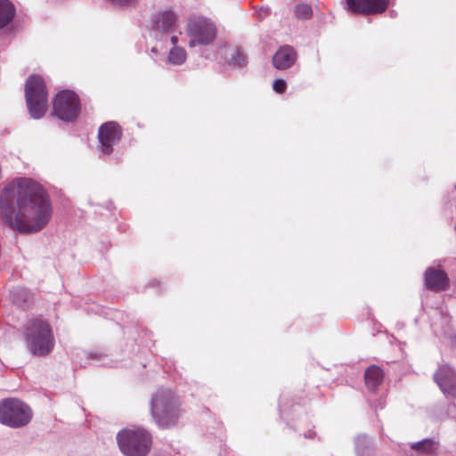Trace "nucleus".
<instances>
[{
	"mask_svg": "<svg viewBox=\"0 0 456 456\" xmlns=\"http://www.w3.org/2000/svg\"><path fill=\"white\" fill-rule=\"evenodd\" d=\"M0 214L12 229L29 233L45 227L52 217V208L41 185L31 179L18 178L3 189Z\"/></svg>",
	"mask_w": 456,
	"mask_h": 456,
	"instance_id": "1",
	"label": "nucleus"
},
{
	"mask_svg": "<svg viewBox=\"0 0 456 456\" xmlns=\"http://www.w3.org/2000/svg\"><path fill=\"white\" fill-rule=\"evenodd\" d=\"M183 412L182 402L171 389L160 388L153 394L151 400V413L159 427H175Z\"/></svg>",
	"mask_w": 456,
	"mask_h": 456,
	"instance_id": "2",
	"label": "nucleus"
},
{
	"mask_svg": "<svg viewBox=\"0 0 456 456\" xmlns=\"http://www.w3.org/2000/svg\"><path fill=\"white\" fill-rule=\"evenodd\" d=\"M24 338L29 351L37 356H45L54 347V337L49 322L42 317L29 319L24 329Z\"/></svg>",
	"mask_w": 456,
	"mask_h": 456,
	"instance_id": "3",
	"label": "nucleus"
},
{
	"mask_svg": "<svg viewBox=\"0 0 456 456\" xmlns=\"http://www.w3.org/2000/svg\"><path fill=\"white\" fill-rule=\"evenodd\" d=\"M24 93L29 115L36 119L44 117L48 107V92L42 76L29 75L25 83Z\"/></svg>",
	"mask_w": 456,
	"mask_h": 456,
	"instance_id": "4",
	"label": "nucleus"
},
{
	"mask_svg": "<svg viewBox=\"0 0 456 456\" xmlns=\"http://www.w3.org/2000/svg\"><path fill=\"white\" fill-rule=\"evenodd\" d=\"M120 451L126 456H147L152 446L151 434L142 428H127L117 436Z\"/></svg>",
	"mask_w": 456,
	"mask_h": 456,
	"instance_id": "5",
	"label": "nucleus"
},
{
	"mask_svg": "<svg viewBox=\"0 0 456 456\" xmlns=\"http://www.w3.org/2000/svg\"><path fill=\"white\" fill-rule=\"evenodd\" d=\"M32 411L22 401L15 398L0 403V422L11 428H20L29 423Z\"/></svg>",
	"mask_w": 456,
	"mask_h": 456,
	"instance_id": "6",
	"label": "nucleus"
},
{
	"mask_svg": "<svg viewBox=\"0 0 456 456\" xmlns=\"http://www.w3.org/2000/svg\"><path fill=\"white\" fill-rule=\"evenodd\" d=\"M186 33L190 38L189 46L208 45L214 42L217 29L215 23L202 16L191 17L186 25Z\"/></svg>",
	"mask_w": 456,
	"mask_h": 456,
	"instance_id": "7",
	"label": "nucleus"
},
{
	"mask_svg": "<svg viewBox=\"0 0 456 456\" xmlns=\"http://www.w3.org/2000/svg\"><path fill=\"white\" fill-rule=\"evenodd\" d=\"M80 101L72 91L62 90L53 99L52 115L64 121L76 119L80 112Z\"/></svg>",
	"mask_w": 456,
	"mask_h": 456,
	"instance_id": "8",
	"label": "nucleus"
},
{
	"mask_svg": "<svg viewBox=\"0 0 456 456\" xmlns=\"http://www.w3.org/2000/svg\"><path fill=\"white\" fill-rule=\"evenodd\" d=\"M389 0H346V10L363 15L380 14L388 8Z\"/></svg>",
	"mask_w": 456,
	"mask_h": 456,
	"instance_id": "9",
	"label": "nucleus"
},
{
	"mask_svg": "<svg viewBox=\"0 0 456 456\" xmlns=\"http://www.w3.org/2000/svg\"><path fill=\"white\" fill-rule=\"evenodd\" d=\"M122 136L121 127L115 122L102 124L98 131V138L102 153L110 155L113 151V146L117 144Z\"/></svg>",
	"mask_w": 456,
	"mask_h": 456,
	"instance_id": "10",
	"label": "nucleus"
},
{
	"mask_svg": "<svg viewBox=\"0 0 456 456\" xmlns=\"http://www.w3.org/2000/svg\"><path fill=\"white\" fill-rule=\"evenodd\" d=\"M435 380L444 394L456 396V372L452 368L441 366L435 373Z\"/></svg>",
	"mask_w": 456,
	"mask_h": 456,
	"instance_id": "11",
	"label": "nucleus"
},
{
	"mask_svg": "<svg viewBox=\"0 0 456 456\" xmlns=\"http://www.w3.org/2000/svg\"><path fill=\"white\" fill-rule=\"evenodd\" d=\"M425 284L432 291L445 290L449 286V278L444 271L430 267L425 273Z\"/></svg>",
	"mask_w": 456,
	"mask_h": 456,
	"instance_id": "12",
	"label": "nucleus"
},
{
	"mask_svg": "<svg viewBox=\"0 0 456 456\" xmlns=\"http://www.w3.org/2000/svg\"><path fill=\"white\" fill-rule=\"evenodd\" d=\"M297 60V53L289 45L281 46L273 56V64L277 69L290 68Z\"/></svg>",
	"mask_w": 456,
	"mask_h": 456,
	"instance_id": "13",
	"label": "nucleus"
},
{
	"mask_svg": "<svg viewBox=\"0 0 456 456\" xmlns=\"http://www.w3.org/2000/svg\"><path fill=\"white\" fill-rule=\"evenodd\" d=\"M176 21V15L172 11H166L155 15L152 28L157 31L168 32L175 27Z\"/></svg>",
	"mask_w": 456,
	"mask_h": 456,
	"instance_id": "14",
	"label": "nucleus"
},
{
	"mask_svg": "<svg viewBox=\"0 0 456 456\" xmlns=\"http://www.w3.org/2000/svg\"><path fill=\"white\" fill-rule=\"evenodd\" d=\"M383 377V370L379 367L376 365L369 367L364 373L365 383L368 389L375 390L382 383Z\"/></svg>",
	"mask_w": 456,
	"mask_h": 456,
	"instance_id": "15",
	"label": "nucleus"
},
{
	"mask_svg": "<svg viewBox=\"0 0 456 456\" xmlns=\"http://www.w3.org/2000/svg\"><path fill=\"white\" fill-rule=\"evenodd\" d=\"M15 8L8 0H0V28L7 26L13 19Z\"/></svg>",
	"mask_w": 456,
	"mask_h": 456,
	"instance_id": "16",
	"label": "nucleus"
},
{
	"mask_svg": "<svg viewBox=\"0 0 456 456\" xmlns=\"http://www.w3.org/2000/svg\"><path fill=\"white\" fill-rule=\"evenodd\" d=\"M438 444L433 439H424L411 444V449L425 453H435Z\"/></svg>",
	"mask_w": 456,
	"mask_h": 456,
	"instance_id": "17",
	"label": "nucleus"
},
{
	"mask_svg": "<svg viewBox=\"0 0 456 456\" xmlns=\"http://www.w3.org/2000/svg\"><path fill=\"white\" fill-rule=\"evenodd\" d=\"M225 59L231 65L241 66L245 62V56L243 53L236 47L230 48L226 51Z\"/></svg>",
	"mask_w": 456,
	"mask_h": 456,
	"instance_id": "18",
	"label": "nucleus"
},
{
	"mask_svg": "<svg viewBox=\"0 0 456 456\" xmlns=\"http://www.w3.org/2000/svg\"><path fill=\"white\" fill-rule=\"evenodd\" d=\"M186 52L183 48L174 46L168 54L167 60L168 62L173 65H181L186 60Z\"/></svg>",
	"mask_w": 456,
	"mask_h": 456,
	"instance_id": "19",
	"label": "nucleus"
},
{
	"mask_svg": "<svg viewBox=\"0 0 456 456\" xmlns=\"http://www.w3.org/2000/svg\"><path fill=\"white\" fill-rule=\"evenodd\" d=\"M295 16L298 20H309L313 16V10L308 4H298L295 7Z\"/></svg>",
	"mask_w": 456,
	"mask_h": 456,
	"instance_id": "20",
	"label": "nucleus"
},
{
	"mask_svg": "<svg viewBox=\"0 0 456 456\" xmlns=\"http://www.w3.org/2000/svg\"><path fill=\"white\" fill-rule=\"evenodd\" d=\"M287 83L283 79H275L273 84V89L278 94H283L286 91Z\"/></svg>",
	"mask_w": 456,
	"mask_h": 456,
	"instance_id": "21",
	"label": "nucleus"
},
{
	"mask_svg": "<svg viewBox=\"0 0 456 456\" xmlns=\"http://www.w3.org/2000/svg\"><path fill=\"white\" fill-rule=\"evenodd\" d=\"M171 42L174 45V46H176V45L178 43V37L176 36L171 37Z\"/></svg>",
	"mask_w": 456,
	"mask_h": 456,
	"instance_id": "22",
	"label": "nucleus"
}]
</instances>
